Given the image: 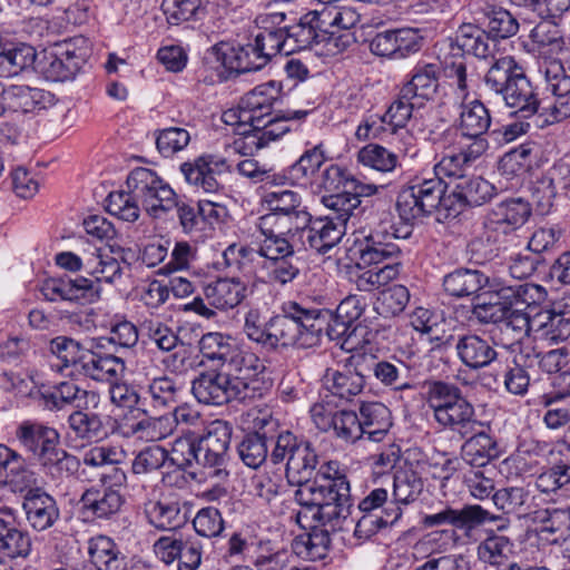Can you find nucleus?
<instances>
[{
	"instance_id": "f257e3e1",
	"label": "nucleus",
	"mask_w": 570,
	"mask_h": 570,
	"mask_svg": "<svg viewBox=\"0 0 570 570\" xmlns=\"http://www.w3.org/2000/svg\"><path fill=\"white\" fill-rule=\"evenodd\" d=\"M484 85L502 98L513 115L528 119L539 110L538 94L512 56L501 57L490 66Z\"/></svg>"
},
{
	"instance_id": "f03ea898",
	"label": "nucleus",
	"mask_w": 570,
	"mask_h": 570,
	"mask_svg": "<svg viewBox=\"0 0 570 570\" xmlns=\"http://www.w3.org/2000/svg\"><path fill=\"white\" fill-rule=\"evenodd\" d=\"M323 324L320 311L289 302L282 307V313L272 316V350L278 346H316L321 342Z\"/></svg>"
},
{
	"instance_id": "7ed1b4c3",
	"label": "nucleus",
	"mask_w": 570,
	"mask_h": 570,
	"mask_svg": "<svg viewBox=\"0 0 570 570\" xmlns=\"http://www.w3.org/2000/svg\"><path fill=\"white\" fill-rule=\"evenodd\" d=\"M322 203L328 214L314 218L304 229L303 245L318 254H327L345 235L347 222L358 208V200L350 194H331L323 196Z\"/></svg>"
},
{
	"instance_id": "20e7f679",
	"label": "nucleus",
	"mask_w": 570,
	"mask_h": 570,
	"mask_svg": "<svg viewBox=\"0 0 570 570\" xmlns=\"http://www.w3.org/2000/svg\"><path fill=\"white\" fill-rule=\"evenodd\" d=\"M295 500L299 505L311 507L313 520L333 528L350 517L353 507L350 482L341 479L301 485Z\"/></svg>"
},
{
	"instance_id": "39448f33",
	"label": "nucleus",
	"mask_w": 570,
	"mask_h": 570,
	"mask_svg": "<svg viewBox=\"0 0 570 570\" xmlns=\"http://www.w3.org/2000/svg\"><path fill=\"white\" fill-rule=\"evenodd\" d=\"M127 187L154 218H163L174 209L177 194L151 169H134L127 178Z\"/></svg>"
},
{
	"instance_id": "423d86ee",
	"label": "nucleus",
	"mask_w": 570,
	"mask_h": 570,
	"mask_svg": "<svg viewBox=\"0 0 570 570\" xmlns=\"http://www.w3.org/2000/svg\"><path fill=\"white\" fill-rule=\"evenodd\" d=\"M446 185L440 177L415 180L403 188L396 200V209L400 218L406 223L432 214L440 207Z\"/></svg>"
},
{
	"instance_id": "0eeeda50",
	"label": "nucleus",
	"mask_w": 570,
	"mask_h": 570,
	"mask_svg": "<svg viewBox=\"0 0 570 570\" xmlns=\"http://www.w3.org/2000/svg\"><path fill=\"white\" fill-rule=\"evenodd\" d=\"M307 114V110H286L282 115L271 114L269 117L262 118V122L252 124L248 129L239 131L242 137L235 139L232 147L242 155L253 154L291 131V121L302 120Z\"/></svg>"
},
{
	"instance_id": "6e6552de",
	"label": "nucleus",
	"mask_w": 570,
	"mask_h": 570,
	"mask_svg": "<svg viewBox=\"0 0 570 570\" xmlns=\"http://www.w3.org/2000/svg\"><path fill=\"white\" fill-rule=\"evenodd\" d=\"M472 316L481 324H495L501 331H511L519 336L527 335L530 331L529 314L511 305L509 298L501 295V288L491 294L489 301L474 304Z\"/></svg>"
},
{
	"instance_id": "1a4fd4ad",
	"label": "nucleus",
	"mask_w": 570,
	"mask_h": 570,
	"mask_svg": "<svg viewBox=\"0 0 570 570\" xmlns=\"http://www.w3.org/2000/svg\"><path fill=\"white\" fill-rule=\"evenodd\" d=\"M222 368L246 401L262 394L265 366L255 353L236 345Z\"/></svg>"
},
{
	"instance_id": "9d476101",
	"label": "nucleus",
	"mask_w": 570,
	"mask_h": 570,
	"mask_svg": "<svg viewBox=\"0 0 570 570\" xmlns=\"http://www.w3.org/2000/svg\"><path fill=\"white\" fill-rule=\"evenodd\" d=\"M203 294L207 304L203 297L196 296L186 309L212 318L215 316L212 307L227 311L239 305L246 296V286L238 278H219L204 286Z\"/></svg>"
},
{
	"instance_id": "9b49d317",
	"label": "nucleus",
	"mask_w": 570,
	"mask_h": 570,
	"mask_svg": "<svg viewBox=\"0 0 570 570\" xmlns=\"http://www.w3.org/2000/svg\"><path fill=\"white\" fill-rule=\"evenodd\" d=\"M279 96L281 86L277 82L268 81L258 85L242 97L237 112L229 110L224 114V120L229 122L237 117L239 129L252 124L262 122V118L269 117Z\"/></svg>"
},
{
	"instance_id": "f8f14e48",
	"label": "nucleus",
	"mask_w": 570,
	"mask_h": 570,
	"mask_svg": "<svg viewBox=\"0 0 570 570\" xmlns=\"http://www.w3.org/2000/svg\"><path fill=\"white\" fill-rule=\"evenodd\" d=\"M232 433L233 426L227 421L215 420L208 424L205 434L197 441L199 464L216 468L217 476L228 475L222 466L228 460Z\"/></svg>"
},
{
	"instance_id": "ddd939ff",
	"label": "nucleus",
	"mask_w": 570,
	"mask_h": 570,
	"mask_svg": "<svg viewBox=\"0 0 570 570\" xmlns=\"http://www.w3.org/2000/svg\"><path fill=\"white\" fill-rule=\"evenodd\" d=\"M265 258L263 268L269 283L285 286L295 281L299 273L298 259L289 242L269 243L258 254Z\"/></svg>"
},
{
	"instance_id": "4468645a",
	"label": "nucleus",
	"mask_w": 570,
	"mask_h": 570,
	"mask_svg": "<svg viewBox=\"0 0 570 570\" xmlns=\"http://www.w3.org/2000/svg\"><path fill=\"white\" fill-rule=\"evenodd\" d=\"M191 392L199 403L223 405L233 400L246 401L223 371L200 373L191 383Z\"/></svg>"
},
{
	"instance_id": "2eb2a0df",
	"label": "nucleus",
	"mask_w": 570,
	"mask_h": 570,
	"mask_svg": "<svg viewBox=\"0 0 570 570\" xmlns=\"http://www.w3.org/2000/svg\"><path fill=\"white\" fill-rule=\"evenodd\" d=\"M16 438L41 464L60 444V434L55 428L32 420L22 421L17 426Z\"/></svg>"
},
{
	"instance_id": "dca6fc26",
	"label": "nucleus",
	"mask_w": 570,
	"mask_h": 570,
	"mask_svg": "<svg viewBox=\"0 0 570 570\" xmlns=\"http://www.w3.org/2000/svg\"><path fill=\"white\" fill-rule=\"evenodd\" d=\"M531 216L530 204L522 198L498 203L487 214L484 227L493 233L510 235L521 228Z\"/></svg>"
},
{
	"instance_id": "f3484780",
	"label": "nucleus",
	"mask_w": 570,
	"mask_h": 570,
	"mask_svg": "<svg viewBox=\"0 0 570 570\" xmlns=\"http://www.w3.org/2000/svg\"><path fill=\"white\" fill-rule=\"evenodd\" d=\"M230 170L228 161L215 155H202L180 165L185 180L208 194L218 191L220 187L215 176Z\"/></svg>"
},
{
	"instance_id": "a211bd4d",
	"label": "nucleus",
	"mask_w": 570,
	"mask_h": 570,
	"mask_svg": "<svg viewBox=\"0 0 570 570\" xmlns=\"http://www.w3.org/2000/svg\"><path fill=\"white\" fill-rule=\"evenodd\" d=\"M100 291L101 288L97 286L96 282L81 276L73 279L68 277L48 278L40 287L45 298L50 302L61 299L94 303L100 297Z\"/></svg>"
},
{
	"instance_id": "6ab92c4d",
	"label": "nucleus",
	"mask_w": 570,
	"mask_h": 570,
	"mask_svg": "<svg viewBox=\"0 0 570 570\" xmlns=\"http://www.w3.org/2000/svg\"><path fill=\"white\" fill-rule=\"evenodd\" d=\"M327 20L325 10H312L303 14L297 23L283 28L286 31L285 56L315 48L321 29L328 24Z\"/></svg>"
},
{
	"instance_id": "aec40b11",
	"label": "nucleus",
	"mask_w": 570,
	"mask_h": 570,
	"mask_svg": "<svg viewBox=\"0 0 570 570\" xmlns=\"http://www.w3.org/2000/svg\"><path fill=\"white\" fill-rule=\"evenodd\" d=\"M370 233L365 236V245L377 249L397 246L394 240L405 239L411 235L409 227H396L390 208L379 205L368 213Z\"/></svg>"
},
{
	"instance_id": "412c9836",
	"label": "nucleus",
	"mask_w": 570,
	"mask_h": 570,
	"mask_svg": "<svg viewBox=\"0 0 570 570\" xmlns=\"http://www.w3.org/2000/svg\"><path fill=\"white\" fill-rule=\"evenodd\" d=\"M547 89L553 95L550 106L552 121H562L570 117V77L559 60H551L544 68Z\"/></svg>"
},
{
	"instance_id": "4be33fe9",
	"label": "nucleus",
	"mask_w": 570,
	"mask_h": 570,
	"mask_svg": "<svg viewBox=\"0 0 570 570\" xmlns=\"http://www.w3.org/2000/svg\"><path fill=\"white\" fill-rule=\"evenodd\" d=\"M440 67L435 63L416 66L411 78L402 86L403 98H412L422 108L428 101L434 100L440 87Z\"/></svg>"
},
{
	"instance_id": "5701e85b",
	"label": "nucleus",
	"mask_w": 570,
	"mask_h": 570,
	"mask_svg": "<svg viewBox=\"0 0 570 570\" xmlns=\"http://www.w3.org/2000/svg\"><path fill=\"white\" fill-rule=\"evenodd\" d=\"M22 507L29 524L38 531L52 527L60 515L56 500L40 488L27 491Z\"/></svg>"
},
{
	"instance_id": "b1692460",
	"label": "nucleus",
	"mask_w": 570,
	"mask_h": 570,
	"mask_svg": "<svg viewBox=\"0 0 570 570\" xmlns=\"http://www.w3.org/2000/svg\"><path fill=\"white\" fill-rule=\"evenodd\" d=\"M492 520H494V517L480 505H466L461 510L446 508L438 513L428 514L423 518L422 523L428 528L448 523L458 529L470 531L476 525Z\"/></svg>"
},
{
	"instance_id": "393cba45",
	"label": "nucleus",
	"mask_w": 570,
	"mask_h": 570,
	"mask_svg": "<svg viewBox=\"0 0 570 570\" xmlns=\"http://www.w3.org/2000/svg\"><path fill=\"white\" fill-rule=\"evenodd\" d=\"M459 360L471 370H479L497 360L498 353L493 345L476 334L459 335L455 343Z\"/></svg>"
},
{
	"instance_id": "a878e982",
	"label": "nucleus",
	"mask_w": 570,
	"mask_h": 570,
	"mask_svg": "<svg viewBox=\"0 0 570 570\" xmlns=\"http://www.w3.org/2000/svg\"><path fill=\"white\" fill-rule=\"evenodd\" d=\"M122 497L114 489H88L81 498L80 503L85 514L98 519H109L119 512L122 505Z\"/></svg>"
},
{
	"instance_id": "bb28decb",
	"label": "nucleus",
	"mask_w": 570,
	"mask_h": 570,
	"mask_svg": "<svg viewBox=\"0 0 570 570\" xmlns=\"http://www.w3.org/2000/svg\"><path fill=\"white\" fill-rule=\"evenodd\" d=\"M320 464L318 455L309 442L304 441L298 450L292 453L286 462L285 475L291 484L298 488L311 484V480Z\"/></svg>"
},
{
	"instance_id": "cd10ccee",
	"label": "nucleus",
	"mask_w": 570,
	"mask_h": 570,
	"mask_svg": "<svg viewBox=\"0 0 570 570\" xmlns=\"http://www.w3.org/2000/svg\"><path fill=\"white\" fill-rule=\"evenodd\" d=\"M443 429L458 432L462 438H466L475 431V428H482L483 424L476 419L473 404L465 397L459 403H454L444 414H439L435 421Z\"/></svg>"
},
{
	"instance_id": "c85d7f7f",
	"label": "nucleus",
	"mask_w": 570,
	"mask_h": 570,
	"mask_svg": "<svg viewBox=\"0 0 570 570\" xmlns=\"http://www.w3.org/2000/svg\"><path fill=\"white\" fill-rule=\"evenodd\" d=\"M81 361L78 372L95 381H112L125 370L121 358L111 354H100L90 348Z\"/></svg>"
},
{
	"instance_id": "c756f323",
	"label": "nucleus",
	"mask_w": 570,
	"mask_h": 570,
	"mask_svg": "<svg viewBox=\"0 0 570 570\" xmlns=\"http://www.w3.org/2000/svg\"><path fill=\"white\" fill-rule=\"evenodd\" d=\"M361 439L367 435L370 441L380 442L392 426L391 412L382 403L363 404L360 410Z\"/></svg>"
},
{
	"instance_id": "7c9ffc66",
	"label": "nucleus",
	"mask_w": 570,
	"mask_h": 570,
	"mask_svg": "<svg viewBox=\"0 0 570 570\" xmlns=\"http://www.w3.org/2000/svg\"><path fill=\"white\" fill-rule=\"evenodd\" d=\"M456 46L466 55L478 59L493 57L495 45L490 40V35L472 23H463L455 32Z\"/></svg>"
},
{
	"instance_id": "2f4dec72",
	"label": "nucleus",
	"mask_w": 570,
	"mask_h": 570,
	"mask_svg": "<svg viewBox=\"0 0 570 570\" xmlns=\"http://www.w3.org/2000/svg\"><path fill=\"white\" fill-rule=\"evenodd\" d=\"M6 109L14 112H32L46 106V92L38 88L12 85L1 90Z\"/></svg>"
},
{
	"instance_id": "473e14b6",
	"label": "nucleus",
	"mask_w": 570,
	"mask_h": 570,
	"mask_svg": "<svg viewBox=\"0 0 570 570\" xmlns=\"http://www.w3.org/2000/svg\"><path fill=\"white\" fill-rule=\"evenodd\" d=\"M489 283V277L478 269L459 268L443 278L444 291L454 297L476 294Z\"/></svg>"
},
{
	"instance_id": "72a5a7b5",
	"label": "nucleus",
	"mask_w": 570,
	"mask_h": 570,
	"mask_svg": "<svg viewBox=\"0 0 570 570\" xmlns=\"http://www.w3.org/2000/svg\"><path fill=\"white\" fill-rule=\"evenodd\" d=\"M88 554L97 570H125L126 558L108 537L91 538L88 542Z\"/></svg>"
},
{
	"instance_id": "f704fd0d",
	"label": "nucleus",
	"mask_w": 570,
	"mask_h": 570,
	"mask_svg": "<svg viewBox=\"0 0 570 570\" xmlns=\"http://www.w3.org/2000/svg\"><path fill=\"white\" fill-rule=\"evenodd\" d=\"M532 50L540 55H559L566 48V41L557 22L552 19H543L538 22L529 33Z\"/></svg>"
},
{
	"instance_id": "c9c22d12",
	"label": "nucleus",
	"mask_w": 570,
	"mask_h": 570,
	"mask_svg": "<svg viewBox=\"0 0 570 570\" xmlns=\"http://www.w3.org/2000/svg\"><path fill=\"white\" fill-rule=\"evenodd\" d=\"M461 451L463 460L474 466H484L499 455L493 438L484 431L476 430L465 440Z\"/></svg>"
},
{
	"instance_id": "e433bc0d",
	"label": "nucleus",
	"mask_w": 570,
	"mask_h": 570,
	"mask_svg": "<svg viewBox=\"0 0 570 570\" xmlns=\"http://www.w3.org/2000/svg\"><path fill=\"white\" fill-rule=\"evenodd\" d=\"M490 126V111L481 100L473 99L461 105L458 128L462 136L485 135Z\"/></svg>"
},
{
	"instance_id": "4c0bfd02",
	"label": "nucleus",
	"mask_w": 570,
	"mask_h": 570,
	"mask_svg": "<svg viewBox=\"0 0 570 570\" xmlns=\"http://www.w3.org/2000/svg\"><path fill=\"white\" fill-rule=\"evenodd\" d=\"M423 490L421 476L411 468L396 470L393 479L392 500L389 504L403 510V507L414 502Z\"/></svg>"
},
{
	"instance_id": "58836bf2",
	"label": "nucleus",
	"mask_w": 570,
	"mask_h": 570,
	"mask_svg": "<svg viewBox=\"0 0 570 570\" xmlns=\"http://www.w3.org/2000/svg\"><path fill=\"white\" fill-rule=\"evenodd\" d=\"M127 436H135L147 442L163 440L175 430V420L170 414L145 416L127 426Z\"/></svg>"
},
{
	"instance_id": "ea45409f",
	"label": "nucleus",
	"mask_w": 570,
	"mask_h": 570,
	"mask_svg": "<svg viewBox=\"0 0 570 570\" xmlns=\"http://www.w3.org/2000/svg\"><path fill=\"white\" fill-rule=\"evenodd\" d=\"M145 513L149 523L161 530H175L187 520L176 501H150L145 505Z\"/></svg>"
},
{
	"instance_id": "a19ab883",
	"label": "nucleus",
	"mask_w": 570,
	"mask_h": 570,
	"mask_svg": "<svg viewBox=\"0 0 570 570\" xmlns=\"http://www.w3.org/2000/svg\"><path fill=\"white\" fill-rule=\"evenodd\" d=\"M324 380L332 394L346 401L358 395L365 385L364 374L350 368L344 371L327 370Z\"/></svg>"
},
{
	"instance_id": "79ce46f5",
	"label": "nucleus",
	"mask_w": 570,
	"mask_h": 570,
	"mask_svg": "<svg viewBox=\"0 0 570 570\" xmlns=\"http://www.w3.org/2000/svg\"><path fill=\"white\" fill-rule=\"evenodd\" d=\"M530 355L522 352L514 354L511 360L505 361L503 371V384L505 390L513 394L522 396L530 386Z\"/></svg>"
},
{
	"instance_id": "37998d69",
	"label": "nucleus",
	"mask_w": 570,
	"mask_h": 570,
	"mask_svg": "<svg viewBox=\"0 0 570 570\" xmlns=\"http://www.w3.org/2000/svg\"><path fill=\"white\" fill-rule=\"evenodd\" d=\"M67 423L75 436L82 441L94 442L106 435L101 416L89 410H75L69 414Z\"/></svg>"
},
{
	"instance_id": "c03bdc74",
	"label": "nucleus",
	"mask_w": 570,
	"mask_h": 570,
	"mask_svg": "<svg viewBox=\"0 0 570 570\" xmlns=\"http://www.w3.org/2000/svg\"><path fill=\"white\" fill-rule=\"evenodd\" d=\"M462 390L453 383L443 381H433L428 385L426 403L429 409L433 412V417L436 421L439 414H444L445 410L464 400Z\"/></svg>"
},
{
	"instance_id": "a18cd8bd",
	"label": "nucleus",
	"mask_w": 570,
	"mask_h": 570,
	"mask_svg": "<svg viewBox=\"0 0 570 570\" xmlns=\"http://www.w3.org/2000/svg\"><path fill=\"white\" fill-rule=\"evenodd\" d=\"M330 543L328 532L314 528L311 532L296 537L292 543V550L298 558L316 561L326 557Z\"/></svg>"
},
{
	"instance_id": "49530a36",
	"label": "nucleus",
	"mask_w": 570,
	"mask_h": 570,
	"mask_svg": "<svg viewBox=\"0 0 570 570\" xmlns=\"http://www.w3.org/2000/svg\"><path fill=\"white\" fill-rule=\"evenodd\" d=\"M208 0H163L161 10L169 24L178 26L190 20L203 19Z\"/></svg>"
},
{
	"instance_id": "de8ad7c7",
	"label": "nucleus",
	"mask_w": 570,
	"mask_h": 570,
	"mask_svg": "<svg viewBox=\"0 0 570 570\" xmlns=\"http://www.w3.org/2000/svg\"><path fill=\"white\" fill-rule=\"evenodd\" d=\"M513 553V542L508 537L498 534L488 537L476 548L479 560L495 568L505 566Z\"/></svg>"
},
{
	"instance_id": "09e8293b",
	"label": "nucleus",
	"mask_w": 570,
	"mask_h": 570,
	"mask_svg": "<svg viewBox=\"0 0 570 570\" xmlns=\"http://www.w3.org/2000/svg\"><path fill=\"white\" fill-rule=\"evenodd\" d=\"M363 515L357 520L354 534L358 539H370L381 529L393 525L402 517V509L393 504H387L381 513L362 512Z\"/></svg>"
},
{
	"instance_id": "8fccbe9b",
	"label": "nucleus",
	"mask_w": 570,
	"mask_h": 570,
	"mask_svg": "<svg viewBox=\"0 0 570 570\" xmlns=\"http://www.w3.org/2000/svg\"><path fill=\"white\" fill-rule=\"evenodd\" d=\"M0 551L10 559L24 558L31 551L29 534L3 518H0Z\"/></svg>"
},
{
	"instance_id": "3c124183",
	"label": "nucleus",
	"mask_w": 570,
	"mask_h": 570,
	"mask_svg": "<svg viewBox=\"0 0 570 570\" xmlns=\"http://www.w3.org/2000/svg\"><path fill=\"white\" fill-rule=\"evenodd\" d=\"M535 155L534 142L522 144L501 157L498 169L507 178L520 176L531 167Z\"/></svg>"
},
{
	"instance_id": "603ef678",
	"label": "nucleus",
	"mask_w": 570,
	"mask_h": 570,
	"mask_svg": "<svg viewBox=\"0 0 570 570\" xmlns=\"http://www.w3.org/2000/svg\"><path fill=\"white\" fill-rule=\"evenodd\" d=\"M501 295L504 298H509L511 305L524 311L528 307L539 306L544 303L548 292L539 284L523 283L502 287Z\"/></svg>"
},
{
	"instance_id": "864d4df0",
	"label": "nucleus",
	"mask_w": 570,
	"mask_h": 570,
	"mask_svg": "<svg viewBox=\"0 0 570 570\" xmlns=\"http://www.w3.org/2000/svg\"><path fill=\"white\" fill-rule=\"evenodd\" d=\"M237 452L245 465L258 469L268 456L265 435L261 432L247 433L238 443Z\"/></svg>"
},
{
	"instance_id": "5fc2aeb1",
	"label": "nucleus",
	"mask_w": 570,
	"mask_h": 570,
	"mask_svg": "<svg viewBox=\"0 0 570 570\" xmlns=\"http://www.w3.org/2000/svg\"><path fill=\"white\" fill-rule=\"evenodd\" d=\"M531 500L529 491L522 487L504 488L495 491L492 495L494 505L505 513L528 514Z\"/></svg>"
},
{
	"instance_id": "6e6d98bb",
	"label": "nucleus",
	"mask_w": 570,
	"mask_h": 570,
	"mask_svg": "<svg viewBox=\"0 0 570 570\" xmlns=\"http://www.w3.org/2000/svg\"><path fill=\"white\" fill-rule=\"evenodd\" d=\"M271 324L272 317L266 318L258 308H250L244 316L243 332L249 341L272 350Z\"/></svg>"
},
{
	"instance_id": "4d7b16f0",
	"label": "nucleus",
	"mask_w": 570,
	"mask_h": 570,
	"mask_svg": "<svg viewBox=\"0 0 570 570\" xmlns=\"http://www.w3.org/2000/svg\"><path fill=\"white\" fill-rule=\"evenodd\" d=\"M409 301V289L403 285H393L380 293L374 309L385 318L394 317L405 309Z\"/></svg>"
},
{
	"instance_id": "13d9d810",
	"label": "nucleus",
	"mask_w": 570,
	"mask_h": 570,
	"mask_svg": "<svg viewBox=\"0 0 570 570\" xmlns=\"http://www.w3.org/2000/svg\"><path fill=\"white\" fill-rule=\"evenodd\" d=\"M361 272L356 275L355 285L362 292H372L381 286L389 284L399 275V264H385L384 266H373L367 269L360 267Z\"/></svg>"
},
{
	"instance_id": "bf43d9fd",
	"label": "nucleus",
	"mask_w": 570,
	"mask_h": 570,
	"mask_svg": "<svg viewBox=\"0 0 570 570\" xmlns=\"http://www.w3.org/2000/svg\"><path fill=\"white\" fill-rule=\"evenodd\" d=\"M89 348H85L79 342L67 337L58 336L50 342V351L57 356L62 363L57 365L58 370L61 371L63 367H75L78 372L86 354Z\"/></svg>"
},
{
	"instance_id": "052dcab7",
	"label": "nucleus",
	"mask_w": 570,
	"mask_h": 570,
	"mask_svg": "<svg viewBox=\"0 0 570 570\" xmlns=\"http://www.w3.org/2000/svg\"><path fill=\"white\" fill-rule=\"evenodd\" d=\"M460 196L469 207L481 206L490 202L497 193L495 187L480 176L463 178L458 183Z\"/></svg>"
},
{
	"instance_id": "680f3d73",
	"label": "nucleus",
	"mask_w": 570,
	"mask_h": 570,
	"mask_svg": "<svg viewBox=\"0 0 570 570\" xmlns=\"http://www.w3.org/2000/svg\"><path fill=\"white\" fill-rule=\"evenodd\" d=\"M541 534L563 533L570 528V511L558 508L535 510L530 513Z\"/></svg>"
},
{
	"instance_id": "e2e57ef3",
	"label": "nucleus",
	"mask_w": 570,
	"mask_h": 570,
	"mask_svg": "<svg viewBox=\"0 0 570 570\" xmlns=\"http://www.w3.org/2000/svg\"><path fill=\"white\" fill-rule=\"evenodd\" d=\"M237 344L220 333L204 334L199 341V350L204 358L218 362L223 367Z\"/></svg>"
},
{
	"instance_id": "0e129e2a",
	"label": "nucleus",
	"mask_w": 570,
	"mask_h": 570,
	"mask_svg": "<svg viewBox=\"0 0 570 570\" xmlns=\"http://www.w3.org/2000/svg\"><path fill=\"white\" fill-rule=\"evenodd\" d=\"M56 390L65 405H75L76 409L82 410H95L100 403V396L97 392L83 390L71 382H61L56 386Z\"/></svg>"
},
{
	"instance_id": "69168bd1",
	"label": "nucleus",
	"mask_w": 570,
	"mask_h": 570,
	"mask_svg": "<svg viewBox=\"0 0 570 570\" xmlns=\"http://www.w3.org/2000/svg\"><path fill=\"white\" fill-rule=\"evenodd\" d=\"M566 397L567 394L561 392L540 396V404L547 409L543 414V423L549 430H559L570 424V410L558 405Z\"/></svg>"
},
{
	"instance_id": "338daca9",
	"label": "nucleus",
	"mask_w": 570,
	"mask_h": 570,
	"mask_svg": "<svg viewBox=\"0 0 570 570\" xmlns=\"http://www.w3.org/2000/svg\"><path fill=\"white\" fill-rule=\"evenodd\" d=\"M181 386L168 376L155 377L148 384V394L155 406L169 407L180 400Z\"/></svg>"
},
{
	"instance_id": "774afa93",
	"label": "nucleus",
	"mask_w": 570,
	"mask_h": 570,
	"mask_svg": "<svg viewBox=\"0 0 570 570\" xmlns=\"http://www.w3.org/2000/svg\"><path fill=\"white\" fill-rule=\"evenodd\" d=\"M141 330L148 340L163 352L173 351L180 342L178 334L158 320L144 321Z\"/></svg>"
}]
</instances>
